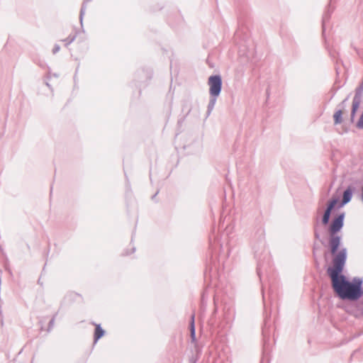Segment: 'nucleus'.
I'll use <instances>...</instances> for the list:
<instances>
[{"label": "nucleus", "mask_w": 363, "mask_h": 363, "mask_svg": "<svg viewBox=\"0 0 363 363\" xmlns=\"http://www.w3.org/2000/svg\"><path fill=\"white\" fill-rule=\"evenodd\" d=\"M334 291L342 299L357 300L363 294L361 283H351L343 275L330 278Z\"/></svg>", "instance_id": "f257e3e1"}, {"label": "nucleus", "mask_w": 363, "mask_h": 363, "mask_svg": "<svg viewBox=\"0 0 363 363\" xmlns=\"http://www.w3.org/2000/svg\"><path fill=\"white\" fill-rule=\"evenodd\" d=\"M346 259V251L342 250L339 252L333 259V267L328 269V274L330 278L341 275L340 273L343 269V267Z\"/></svg>", "instance_id": "f03ea898"}, {"label": "nucleus", "mask_w": 363, "mask_h": 363, "mask_svg": "<svg viewBox=\"0 0 363 363\" xmlns=\"http://www.w3.org/2000/svg\"><path fill=\"white\" fill-rule=\"evenodd\" d=\"M209 92L213 96H218L221 89L222 81L218 75L211 76L208 78Z\"/></svg>", "instance_id": "7ed1b4c3"}, {"label": "nucleus", "mask_w": 363, "mask_h": 363, "mask_svg": "<svg viewBox=\"0 0 363 363\" xmlns=\"http://www.w3.org/2000/svg\"><path fill=\"white\" fill-rule=\"evenodd\" d=\"M344 216V214L342 213L333 220L330 226V232L332 235H334L342 228L343 225Z\"/></svg>", "instance_id": "20e7f679"}, {"label": "nucleus", "mask_w": 363, "mask_h": 363, "mask_svg": "<svg viewBox=\"0 0 363 363\" xmlns=\"http://www.w3.org/2000/svg\"><path fill=\"white\" fill-rule=\"evenodd\" d=\"M340 243V239L338 236H332L330 240V245L331 247V252L335 254L337 251Z\"/></svg>", "instance_id": "39448f33"}, {"label": "nucleus", "mask_w": 363, "mask_h": 363, "mask_svg": "<svg viewBox=\"0 0 363 363\" xmlns=\"http://www.w3.org/2000/svg\"><path fill=\"white\" fill-rule=\"evenodd\" d=\"M352 196V191L351 188H347L343 193L342 201V205H345L347 203H348L351 200Z\"/></svg>", "instance_id": "423d86ee"}, {"label": "nucleus", "mask_w": 363, "mask_h": 363, "mask_svg": "<svg viewBox=\"0 0 363 363\" xmlns=\"http://www.w3.org/2000/svg\"><path fill=\"white\" fill-rule=\"evenodd\" d=\"M342 115L343 111L341 110H339L334 113L333 118L335 124H340L342 122Z\"/></svg>", "instance_id": "0eeeda50"}, {"label": "nucleus", "mask_w": 363, "mask_h": 363, "mask_svg": "<svg viewBox=\"0 0 363 363\" xmlns=\"http://www.w3.org/2000/svg\"><path fill=\"white\" fill-rule=\"evenodd\" d=\"M104 331L103 330V329L99 325H96L94 333L95 341H97L99 338H101L104 335Z\"/></svg>", "instance_id": "6e6552de"}, {"label": "nucleus", "mask_w": 363, "mask_h": 363, "mask_svg": "<svg viewBox=\"0 0 363 363\" xmlns=\"http://www.w3.org/2000/svg\"><path fill=\"white\" fill-rule=\"evenodd\" d=\"M191 336L193 340L195 339V325H194V315L191 316V321L190 323Z\"/></svg>", "instance_id": "1a4fd4ad"}, {"label": "nucleus", "mask_w": 363, "mask_h": 363, "mask_svg": "<svg viewBox=\"0 0 363 363\" xmlns=\"http://www.w3.org/2000/svg\"><path fill=\"white\" fill-rule=\"evenodd\" d=\"M330 213H331V211H328V210H327V209L325 210V213H324L323 217V220H322L323 223L324 225L328 224V221H329V218H330Z\"/></svg>", "instance_id": "9d476101"}, {"label": "nucleus", "mask_w": 363, "mask_h": 363, "mask_svg": "<svg viewBox=\"0 0 363 363\" xmlns=\"http://www.w3.org/2000/svg\"><path fill=\"white\" fill-rule=\"evenodd\" d=\"M337 200L334 199H332L329 203H328V207H327V210L328 211H332L333 209V208L335 206V205L337 204Z\"/></svg>", "instance_id": "9b49d317"}, {"label": "nucleus", "mask_w": 363, "mask_h": 363, "mask_svg": "<svg viewBox=\"0 0 363 363\" xmlns=\"http://www.w3.org/2000/svg\"><path fill=\"white\" fill-rule=\"evenodd\" d=\"M358 108H359V102L358 101H353V103H352V118H353V117L354 116L355 113H356V111H357Z\"/></svg>", "instance_id": "f8f14e48"}, {"label": "nucleus", "mask_w": 363, "mask_h": 363, "mask_svg": "<svg viewBox=\"0 0 363 363\" xmlns=\"http://www.w3.org/2000/svg\"><path fill=\"white\" fill-rule=\"evenodd\" d=\"M362 200L363 201V186H362Z\"/></svg>", "instance_id": "ddd939ff"}, {"label": "nucleus", "mask_w": 363, "mask_h": 363, "mask_svg": "<svg viewBox=\"0 0 363 363\" xmlns=\"http://www.w3.org/2000/svg\"><path fill=\"white\" fill-rule=\"evenodd\" d=\"M58 50H59V48L57 47V48H56L53 50V52H57Z\"/></svg>", "instance_id": "4468645a"}]
</instances>
